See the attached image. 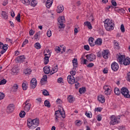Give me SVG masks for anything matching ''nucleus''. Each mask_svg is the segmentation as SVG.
<instances>
[{
	"label": "nucleus",
	"mask_w": 130,
	"mask_h": 130,
	"mask_svg": "<svg viewBox=\"0 0 130 130\" xmlns=\"http://www.w3.org/2000/svg\"><path fill=\"white\" fill-rule=\"evenodd\" d=\"M55 51H58V52H59L60 51V50H61V49H60V48L59 47H57L55 49Z\"/></svg>",
	"instance_id": "62"
},
{
	"label": "nucleus",
	"mask_w": 130,
	"mask_h": 130,
	"mask_svg": "<svg viewBox=\"0 0 130 130\" xmlns=\"http://www.w3.org/2000/svg\"><path fill=\"white\" fill-rule=\"evenodd\" d=\"M44 72L45 74H48L50 73V67L45 66L43 69Z\"/></svg>",
	"instance_id": "15"
},
{
	"label": "nucleus",
	"mask_w": 130,
	"mask_h": 130,
	"mask_svg": "<svg viewBox=\"0 0 130 130\" xmlns=\"http://www.w3.org/2000/svg\"><path fill=\"white\" fill-rule=\"evenodd\" d=\"M43 94L44 96H49V92H48L46 90L43 91Z\"/></svg>",
	"instance_id": "46"
},
{
	"label": "nucleus",
	"mask_w": 130,
	"mask_h": 130,
	"mask_svg": "<svg viewBox=\"0 0 130 130\" xmlns=\"http://www.w3.org/2000/svg\"><path fill=\"white\" fill-rule=\"evenodd\" d=\"M63 80V79H62V78H59L57 79V82H58V83H61V82H62Z\"/></svg>",
	"instance_id": "63"
},
{
	"label": "nucleus",
	"mask_w": 130,
	"mask_h": 130,
	"mask_svg": "<svg viewBox=\"0 0 130 130\" xmlns=\"http://www.w3.org/2000/svg\"><path fill=\"white\" fill-rule=\"evenodd\" d=\"M20 18H21V14L18 13L17 17H16V19L18 22H21V19Z\"/></svg>",
	"instance_id": "43"
},
{
	"label": "nucleus",
	"mask_w": 130,
	"mask_h": 130,
	"mask_svg": "<svg viewBox=\"0 0 130 130\" xmlns=\"http://www.w3.org/2000/svg\"><path fill=\"white\" fill-rule=\"evenodd\" d=\"M54 116L55 121H58V118H59L60 116H61L62 118H66V112L64 110H63V108H62V111L61 110H58L55 111Z\"/></svg>",
	"instance_id": "3"
},
{
	"label": "nucleus",
	"mask_w": 130,
	"mask_h": 130,
	"mask_svg": "<svg viewBox=\"0 0 130 130\" xmlns=\"http://www.w3.org/2000/svg\"><path fill=\"white\" fill-rule=\"evenodd\" d=\"M111 3L112 6H113L114 7H116V6L117 5V4H116V2H115V1L114 0H112L111 1Z\"/></svg>",
	"instance_id": "55"
},
{
	"label": "nucleus",
	"mask_w": 130,
	"mask_h": 130,
	"mask_svg": "<svg viewBox=\"0 0 130 130\" xmlns=\"http://www.w3.org/2000/svg\"><path fill=\"white\" fill-rule=\"evenodd\" d=\"M29 33L30 36H33V35H34V34L35 33V31H34V30H32V29H30V30H29Z\"/></svg>",
	"instance_id": "52"
},
{
	"label": "nucleus",
	"mask_w": 130,
	"mask_h": 130,
	"mask_svg": "<svg viewBox=\"0 0 130 130\" xmlns=\"http://www.w3.org/2000/svg\"><path fill=\"white\" fill-rule=\"evenodd\" d=\"M108 54H109V50H105L102 52V56L105 59H107L108 58Z\"/></svg>",
	"instance_id": "14"
},
{
	"label": "nucleus",
	"mask_w": 130,
	"mask_h": 130,
	"mask_svg": "<svg viewBox=\"0 0 130 130\" xmlns=\"http://www.w3.org/2000/svg\"><path fill=\"white\" fill-rule=\"evenodd\" d=\"M63 23H66V19L64 16H61L58 18V26L59 29H63L66 25Z\"/></svg>",
	"instance_id": "4"
},
{
	"label": "nucleus",
	"mask_w": 130,
	"mask_h": 130,
	"mask_svg": "<svg viewBox=\"0 0 130 130\" xmlns=\"http://www.w3.org/2000/svg\"><path fill=\"white\" fill-rule=\"evenodd\" d=\"M47 35L48 37H51V30H48L47 32Z\"/></svg>",
	"instance_id": "56"
},
{
	"label": "nucleus",
	"mask_w": 130,
	"mask_h": 130,
	"mask_svg": "<svg viewBox=\"0 0 130 130\" xmlns=\"http://www.w3.org/2000/svg\"><path fill=\"white\" fill-rule=\"evenodd\" d=\"M8 46H9L8 45L5 44V45H4V47H3L2 49H3V50H5L6 51H7V50H8Z\"/></svg>",
	"instance_id": "54"
},
{
	"label": "nucleus",
	"mask_w": 130,
	"mask_h": 130,
	"mask_svg": "<svg viewBox=\"0 0 130 130\" xmlns=\"http://www.w3.org/2000/svg\"><path fill=\"white\" fill-rule=\"evenodd\" d=\"M98 100L101 103H104L105 102V98L102 95H100L98 96Z\"/></svg>",
	"instance_id": "16"
},
{
	"label": "nucleus",
	"mask_w": 130,
	"mask_h": 130,
	"mask_svg": "<svg viewBox=\"0 0 130 130\" xmlns=\"http://www.w3.org/2000/svg\"><path fill=\"white\" fill-rule=\"evenodd\" d=\"M95 111H99L100 112H101L102 111V108L99 107V108H96L95 109Z\"/></svg>",
	"instance_id": "59"
},
{
	"label": "nucleus",
	"mask_w": 130,
	"mask_h": 130,
	"mask_svg": "<svg viewBox=\"0 0 130 130\" xmlns=\"http://www.w3.org/2000/svg\"><path fill=\"white\" fill-rule=\"evenodd\" d=\"M125 58V55H120V56H119L117 59V60L120 62V63H121L123 59L124 60Z\"/></svg>",
	"instance_id": "28"
},
{
	"label": "nucleus",
	"mask_w": 130,
	"mask_h": 130,
	"mask_svg": "<svg viewBox=\"0 0 130 130\" xmlns=\"http://www.w3.org/2000/svg\"><path fill=\"white\" fill-rule=\"evenodd\" d=\"M8 109L10 111V112H13L15 109V106H14V104H10L9 106L7 107Z\"/></svg>",
	"instance_id": "20"
},
{
	"label": "nucleus",
	"mask_w": 130,
	"mask_h": 130,
	"mask_svg": "<svg viewBox=\"0 0 130 130\" xmlns=\"http://www.w3.org/2000/svg\"><path fill=\"white\" fill-rule=\"evenodd\" d=\"M121 93L125 98H130L128 90L125 87L121 89Z\"/></svg>",
	"instance_id": "5"
},
{
	"label": "nucleus",
	"mask_w": 130,
	"mask_h": 130,
	"mask_svg": "<svg viewBox=\"0 0 130 130\" xmlns=\"http://www.w3.org/2000/svg\"><path fill=\"white\" fill-rule=\"evenodd\" d=\"M119 129L121 130H125V126L122 125L120 127Z\"/></svg>",
	"instance_id": "64"
},
{
	"label": "nucleus",
	"mask_w": 130,
	"mask_h": 130,
	"mask_svg": "<svg viewBox=\"0 0 130 130\" xmlns=\"http://www.w3.org/2000/svg\"><path fill=\"white\" fill-rule=\"evenodd\" d=\"M120 29L122 33H124V32H125V29L124 28V25L123 24L121 25Z\"/></svg>",
	"instance_id": "45"
},
{
	"label": "nucleus",
	"mask_w": 130,
	"mask_h": 130,
	"mask_svg": "<svg viewBox=\"0 0 130 130\" xmlns=\"http://www.w3.org/2000/svg\"><path fill=\"white\" fill-rule=\"evenodd\" d=\"M22 87L23 90H26L28 88V87L27 86V85H26V83H23L22 84Z\"/></svg>",
	"instance_id": "44"
},
{
	"label": "nucleus",
	"mask_w": 130,
	"mask_h": 130,
	"mask_svg": "<svg viewBox=\"0 0 130 130\" xmlns=\"http://www.w3.org/2000/svg\"><path fill=\"white\" fill-rule=\"evenodd\" d=\"M72 63L73 64V67L76 69V68H78V59L74 58L72 60Z\"/></svg>",
	"instance_id": "26"
},
{
	"label": "nucleus",
	"mask_w": 130,
	"mask_h": 130,
	"mask_svg": "<svg viewBox=\"0 0 130 130\" xmlns=\"http://www.w3.org/2000/svg\"><path fill=\"white\" fill-rule=\"evenodd\" d=\"M40 35V31L37 32L34 36L35 39H38V36H39Z\"/></svg>",
	"instance_id": "49"
},
{
	"label": "nucleus",
	"mask_w": 130,
	"mask_h": 130,
	"mask_svg": "<svg viewBox=\"0 0 130 130\" xmlns=\"http://www.w3.org/2000/svg\"><path fill=\"white\" fill-rule=\"evenodd\" d=\"M104 90H105V94L108 96V95H110L111 94V92H112V90L109 88V86L105 85L104 86Z\"/></svg>",
	"instance_id": "7"
},
{
	"label": "nucleus",
	"mask_w": 130,
	"mask_h": 130,
	"mask_svg": "<svg viewBox=\"0 0 130 130\" xmlns=\"http://www.w3.org/2000/svg\"><path fill=\"white\" fill-rule=\"evenodd\" d=\"M97 120H98V121H101V120H102V117L101 116V115H98Z\"/></svg>",
	"instance_id": "57"
},
{
	"label": "nucleus",
	"mask_w": 130,
	"mask_h": 130,
	"mask_svg": "<svg viewBox=\"0 0 130 130\" xmlns=\"http://www.w3.org/2000/svg\"><path fill=\"white\" fill-rule=\"evenodd\" d=\"M67 79L68 83L71 84V85H73L76 82V79L75 77L74 76H72V75L68 76Z\"/></svg>",
	"instance_id": "8"
},
{
	"label": "nucleus",
	"mask_w": 130,
	"mask_h": 130,
	"mask_svg": "<svg viewBox=\"0 0 130 130\" xmlns=\"http://www.w3.org/2000/svg\"><path fill=\"white\" fill-rule=\"evenodd\" d=\"M119 119H120V118H118L117 119L115 116L112 115L111 117V122L110 123L112 125H114V124H117L119 121Z\"/></svg>",
	"instance_id": "6"
},
{
	"label": "nucleus",
	"mask_w": 130,
	"mask_h": 130,
	"mask_svg": "<svg viewBox=\"0 0 130 130\" xmlns=\"http://www.w3.org/2000/svg\"><path fill=\"white\" fill-rule=\"evenodd\" d=\"M63 6H61L60 5L58 6L56 9V12L58 14H60V13H62L63 11Z\"/></svg>",
	"instance_id": "18"
},
{
	"label": "nucleus",
	"mask_w": 130,
	"mask_h": 130,
	"mask_svg": "<svg viewBox=\"0 0 130 130\" xmlns=\"http://www.w3.org/2000/svg\"><path fill=\"white\" fill-rule=\"evenodd\" d=\"M76 72H77V69H76V68H73V70L70 72L71 77H74V76H75L76 75Z\"/></svg>",
	"instance_id": "34"
},
{
	"label": "nucleus",
	"mask_w": 130,
	"mask_h": 130,
	"mask_svg": "<svg viewBox=\"0 0 130 130\" xmlns=\"http://www.w3.org/2000/svg\"><path fill=\"white\" fill-rule=\"evenodd\" d=\"M31 73H32V70L30 68H27L24 70V74L25 75H31Z\"/></svg>",
	"instance_id": "30"
},
{
	"label": "nucleus",
	"mask_w": 130,
	"mask_h": 130,
	"mask_svg": "<svg viewBox=\"0 0 130 130\" xmlns=\"http://www.w3.org/2000/svg\"><path fill=\"white\" fill-rule=\"evenodd\" d=\"M67 99L68 102H69L70 103H73V102L75 101V98H74V96H73L72 95H69Z\"/></svg>",
	"instance_id": "25"
},
{
	"label": "nucleus",
	"mask_w": 130,
	"mask_h": 130,
	"mask_svg": "<svg viewBox=\"0 0 130 130\" xmlns=\"http://www.w3.org/2000/svg\"><path fill=\"white\" fill-rule=\"evenodd\" d=\"M84 48L85 49V50H87L88 51V50H90V47H89V45H84Z\"/></svg>",
	"instance_id": "53"
},
{
	"label": "nucleus",
	"mask_w": 130,
	"mask_h": 130,
	"mask_svg": "<svg viewBox=\"0 0 130 130\" xmlns=\"http://www.w3.org/2000/svg\"><path fill=\"white\" fill-rule=\"evenodd\" d=\"M24 56H25L24 55L18 56L15 59V61H16L17 62H22V61H24V60L26 59V58H25Z\"/></svg>",
	"instance_id": "13"
},
{
	"label": "nucleus",
	"mask_w": 130,
	"mask_h": 130,
	"mask_svg": "<svg viewBox=\"0 0 130 130\" xmlns=\"http://www.w3.org/2000/svg\"><path fill=\"white\" fill-rule=\"evenodd\" d=\"M87 68H93L94 67V63H90L87 65Z\"/></svg>",
	"instance_id": "58"
},
{
	"label": "nucleus",
	"mask_w": 130,
	"mask_h": 130,
	"mask_svg": "<svg viewBox=\"0 0 130 130\" xmlns=\"http://www.w3.org/2000/svg\"><path fill=\"white\" fill-rule=\"evenodd\" d=\"M22 4L25 6L30 5V1L29 0H22Z\"/></svg>",
	"instance_id": "37"
},
{
	"label": "nucleus",
	"mask_w": 130,
	"mask_h": 130,
	"mask_svg": "<svg viewBox=\"0 0 130 130\" xmlns=\"http://www.w3.org/2000/svg\"><path fill=\"white\" fill-rule=\"evenodd\" d=\"M114 93L116 95H117V96H119V95L121 94V91H120V90H119V88L117 87H115L114 88Z\"/></svg>",
	"instance_id": "29"
},
{
	"label": "nucleus",
	"mask_w": 130,
	"mask_h": 130,
	"mask_svg": "<svg viewBox=\"0 0 130 130\" xmlns=\"http://www.w3.org/2000/svg\"><path fill=\"white\" fill-rule=\"evenodd\" d=\"M95 45H98L99 46H100V45H102V39H100V38H98L95 41Z\"/></svg>",
	"instance_id": "23"
},
{
	"label": "nucleus",
	"mask_w": 130,
	"mask_h": 130,
	"mask_svg": "<svg viewBox=\"0 0 130 130\" xmlns=\"http://www.w3.org/2000/svg\"><path fill=\"white\" fill-rule=\"evenodd\" d=\"M85 115L87 116V117H88V118H92V114H90V113L86 112Z\"/></svg>",
	"instance_id": "50"
},
{
	"label": "nucleus",
	"mask_w": 130,
	"mask_h": 130,
	"mask_svg": "<svg viewBox=\"0 0 130 130\" xmlns=\"http://www.w3.org/2000/svg\"><path fill=\"white\" fill-rule=\"evenodd\" d=\"M47 81V75H44L42 79L41 80V83L43 85L44 82H46Z\"/></svg>",
	"instance_id": "31"
},
{
	"label": "nucleus",
	"mask_w": 130,
	"mask_h": 130,
	"mask_svg": "<svg viewBox=\"0 0 130 130\" xmlns=\"http://www.w3.org/2000/svg\"><path fill=\"white\" fill-rule=\"evenodd\" d=\"M2 15L4 19H8V14L5 11H2Z\"/></svg>",
	"instance_id": "38"
},
{
	"label": "nucleus",
	"mask_w": 130,
	"mask_h": 130,
	"mask_svg": "<svg viewBox=\"0 0 130 130\" xmlns=\"http://www.w3.org/2000/svg\"><path fill=\"white\" fill-rule=\"evenodd\" d=\"M58 71V66L56 65L52 68V71L50 72V75H53V74L56 73Z\"/></svg>",
	"instance_id": "19"
},
{
	"label": "nucleus",
	"mask_w": 130,
	"mask_h": 130,
	"mask_svg": "<svg viewBox=\"0 0 130 130\" xmlns=\"http://www.w3.org/2000/svg\"><path fill=\"white\" fill-rule=\"evenodd\" d=\"M49 57H50V56H45V58H44L45 64H47V63H48V62H49Z\"/></svg>",
	"instance_id": "35"
},
{
	"label": "nucleus",
	"mask_w": 130,
	"mask_h": 130,
	"mask_svg": "<svg viewBox=\"0 0 130 130\" xmlns=\"http://www.w3.org/2000/svg\"><path fill=\"white\" fill-rule=\"evenodd\" d=\"M19 88V85L17 84H14L12 87V91L13 92H17L18 91V88Z\"/></svg>",
	"instance_id": "22"
},
{
	"label": "nucleus",
	"mask_w": 130,
	"mask_h": 130,
	"mask_svg": "<svg viewBox=\"0 0 130 130\" xmlns=\"http://www.w3.org/2000/svg\"><path fill=\"white\" fill-rule=\"evenodd\" d=\"M105 28L107 31H110L114 29V22L109 19H107L104 21Z\"/></svg>",
	"instance_id": "2"
},
{
	"label": "nucleus",
	"mask_w": 130,
	"mask_h": 130,
	"mask_svg": "<svg viewBox=\"0 0 130 130\" xmlns=\"http://www.w3.org/2000/svg\"><path fill=\"white\" fill-rule=\"evenodd\" d=\"M7 83V80L3 79L0 81V85H5Z\"/></svg>",
	"instance_id": "48"
},
{
	"label": "nucleus",
	"mask_w": 130,
	"mask_h": 130,
	"mask_svg": "<svg viewBox=\"0 0 130 130\" xmlns=\"http://www.w3.org/2000/svg\"><path fill=\"white\" fill-rule=\"evenodd\" d=\"M94 38L90 37L89 38L88 41H89V45L91 47L94 46V45H95V42L94 43Z\"/></svg>",
	"instance_id": "17"
},
{
	"label": "nucleus",
	"mask_w": 130,
	"mask_h": 130,
	"mask_svg": "<svg viewBox=\"0 0 130 130\" xmlns=\"http://www.w3.org/2000/svg\"><path fill=\"white\" fill-rule=\"evenodd\" d=\"M37 86V80L35 78H32L30 81V87L32 89H35Z\"/></svg>",
	"instance_id": "10"
},
{
	"label": "nucleus",
	"mask_w": 130,
	"mask_h": 130,
	"mask_svg": "<svg viewBox=\"0 0 130 130\" xmlns=\"http://www.w3.org/2000/svg\"><path fill=\"white\" fill-rule=\"evenodd\" d=\"M23 106V110L25 112H29L30 111V109H31V107L32 105L31 104H24Z\"/></svg>",
	"instance_id": "12"
},
{
	"label": "nucleus",
	"mask_w": 130,
	"mask_h": 130,
	"mask_svg": "<svg viewBox=\"0 0 130 130\" xmlns=\"http://www.w3.org/2000/svg\"><path fill=\"white\" fill-rule=\"evenodd\" d=\"M86 58L89 61H93L96 59V56L93 53L89 54L86 55Z\"/></svg>",
	"instance_id": "9"
},
{
	"label": "nucleus",
	"mask_w": 130,
	"mask_h": 130,
	"mask_svg": "<svg viewBox=\"0 0 130 130\" xmlns=\"http://www.w3.org/2000/svg\"><path fill=\"white\" fill-rule=\"evenodd\" d=\"M61 102L62 101L59 99H58L56 101L57 104H61Z\"/></svg>",
	"instance_id": "61"
},
{
	"label": "nucleus",
	"mask_w": 130,
	"mask_h": 130,
	"mask_svg": "<svg viewBox=\"0 0 130 130\" xmlns=\"http://www.w3.org/2000/svg\"><path fill=\"white\" fill-rule=\"evenodd\" d=\"M113 43H114L115 46H116V48L119 49V46L117 41L116 40H114Z\"/></svg>",
	"instance_id": "42"
},
{
	"label": "nucleus",
	"mask_w": 130,
	"mask_h": 130,
	"mask_svg": "<svg viewBox=\"0 0 130 130\" xmlns=\"http://www.w3.org/2000/svg\"><path fill=\"white\" fill-rule=\"evenodd\" d=\"M5 98V93L0 92V100H3Z\"/></svg>",
	"instance_id": "51"
},
{
	"label": "nucleus",
	"mask_w": 130,
	"mask_h": 130,
	"mask_svg": "<svg viewBox=\"0 0 130 130\" xmlns=\"http://www.w3.org/2000/svg\"><path fill=\"white\" fill-rule=\"evenodd\" d=\"M38 125H39V119H27V126L29 128H30V129H34V128H36Z\"/></svg>",
	"instance_id": "1"
},
{
	"label": "nucleus",
	"mask_w": 130,
	"mask_h": 130,
	"mask_svg": "<svg viewBox=\"0 0 130 130\" xmlns=\"http://www.w3.org/2000/svg\"><path fill=\"white\" fill-rule=\"evenodd\" d=\"M35 47L37 49H40L41 48V45L39 43H37L35 44Z\"/></svg>",
	"instance_id": "39"
},
{
	"label": "nucleus",
	"mask_w": 130,
	"mask_h": 130,
	"mask_svg": "<svg viewBox=\"0 0 130 130\" xmlns=\"http://www.w3.org/2000/svg\"><path fill=\"white\" fill-rule=\"evenodd\" d=\"M24 111H21L19 113V116L21 118H23V117H25V116L26 115V112Z\"/></svg>",
	"instance_id": "36"
},
{
	"label": "nucleus",
	"mask_w": 130,
	"mask_h": 130,
	"mask_svg": "<svg viewBox=\"0 0 130 130\" xmlns=\"http://www.w3.org/2000/svg\"><path fill=\"white\" fill-rule=\"evenodd\" d=\"M130 63V58H126L125 59H124L123 60V64L124 66H128Z\"/></svg>",
	"instance_id": "24"
},
{
	"label": "nucleus",
	"mask_w": 130,
	"mask_h": 130,
	"mask_svg": "<svg viewBox=\"0 0 130 130\" xmlns=\"http://www.w3.org/2000/svg\"><path fill=\"white\" fill-rule=\"evenodd\" d=\"M111 68L112 70L114 71V72H117V71H118V69H119V66L117 63L114 62L112 63Z\"/></svg>",
	"instance_id": "11"
},
{
	"label": "nucleus",
	"mask_w": 130,
	"mask_h": 130,
	"mask_svg": "<svg viewBox=\"0 0 130 130\" xmlns=\"http://www.w3.org/2000/svg\"><path fill=\"white\" fill-rule=\"evenodd\" d=\"M82 123H83V122H81V120L76 121H75V124L77 126H80V125H81L82 124Z\"/></svg>",
	"instance_id": "41"
},
{
	"label": "nucleus",
	"mask_w": 130,
	"mask_h": 130,
	"mask_svg": "<svg viewBox=\"0 0 130 130\" xmlns=\"http://www.w3.org/2000/svg\"><path fill=\"white\" fill-rule=\"evenodd\" d=\"M28 42H29V41H28L27 39H25V41H24V42L22 43V47H24V46H25V45H26L27 43H28Z\"/></svg>",
	"instance_id": "47"
},
{
	"label": "nucleus",
	"mask_w": 130,
	"mask_h": 130,
	"mask_svg": "<svg viewBox=\"0 0 130 130\" xmlns=\"http://www.w3.org/2000/svg\"><path fill=\"white\" fill-rule=\"evenodd\" d=\"M44 105L46 107H48V108H50V107L51 106V105H50V103L49 102V101H48L47 100L45 101Z\"/></svg>",
	"instance_id": "33"
},
{
	"label": "nucleus",
	"mask_w": 130,
	"mask_h": 130,
	"mask_svg": "<svg viewBox=\"0 0 130 130\" xmlns=\"http://www.w3.org/2000/svg\"><path fill=\"white\" fill-rule=\"evenodd\" d=\"M52 5V2H51V0H47L46 3V7L48 9H49L51 7V5Z\"/></svg>",
	"instance_id": "27"
},
{
	"label": "nucleus",
	"mask_w": 130,
	"mask_h": 130,
	"mask_svg": "<svg viewBox=\"0 0 130 130\" xmlns=\"http://www.w3.org/2000/svg\"><path fill=\"white\" fill-rule=\"evenodd\" d=\"M79 92L80 94H84V93L86 92V87H83L79 88Z\"/></svg>",
	"instance_id": "32"
},
{
	"label": "nucleus",
	"mask_w": 130,
	"mask_h": 130,
	"mask_svg": "<svg viewBox=\"0 0 130 130\" xmlns=\"http://www.w3.org/2000/svg\"><path fill=\"white\" fill-rule=\"evenodd\" d=\"M89 21H91V22H93L94 21V18L93 17V16H90L88 18Z\"/></svg>",
	"instance_id": "60"
},
{
	"label": "nucleus",
	"mask_w": 130,
	"mask_h": 130,
	"mask_svg": "<svg viewBox=\"0 0 130 130\" xmlns=\"http://www.w3.org/2000/svg\"><path fill=\"white\" fill-rule=\"evenodd\" d=\"M36 5H37V4L36 3V1H35V0H32L30 2L31 7H35L36 6Z\"/></svg>",
	"instance_id": "40"
},
{
	"label": "nucleus",
	"mask_w": 130,
	"mask_h": 130,
	"mask_svg": "<svg viewBox=\"0 0 130 130\" xmlns=\"http://www.w3.org/2000/svg\"><path fill=\"white\" fill-rule=\"evenodd\" d=\"M84 26H87L88 29H93V27L92 26V24H91V22L89 21H86L84 23Z\"/></svg>",
	"instance_id": "21"
}]
</instances>
